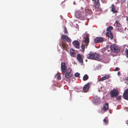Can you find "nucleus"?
<instances>
[{
  "mask_svg": "<svg viewBox=\"0 0 128 128\" xmlns=\"http://www.w3.org/2000/svg\"><path fill=\"white\" fill-rule=\"evenodd\" d=\"M64 34H66L67 33H68V31L66 30V28L65 26L64 27Z\"/></svg>",
  "mask_w": 128,
  "mask_h": 128,
  "instance_id": "25",
  "label": "nucleus"
},
{
  "mask_svg": "<svg viewBox=\"0 0 128 128\" xmlns=\"http://www.w3.org/2000/svg\"><path fill=\"white\" fill-rule=\"evenodd\" d=\"M67 66L64 62H61V69L62 74L64 75L67 71Z\"/></svg>",
  "mask_w": 128,
  "mask_h": 128,
  "instance_id": "4",
  "label": "nucleus"
},
{
  "mask_svg": "<svg viewBox=\"0 0 128 128\" xmlns=\"http://www.w3.org/2000/svg\"><path fill=\"white\" fill-rule=\"evenodd\" d=\"M70 55L74 57L75 56L74 51L72 48L70 50Z\"/></svg>",
  "mask_w": 128,
  "mask_h": 128,
  "instance_id": "18",
  "label": "nucleus"
},
{
  "mask_svg": "<svg viewBox=\"0 0 128 128\" xmlns=\"http://www.w3.org/2000/svg\"><path fill=\"white\" fill-rule=\"evenodd\" d=\"M92 1H94V5L95 8V11L98 12L101 10V8L99 7L100 4L99 2V0H92Z\"/></svg>",
  "mask_w": 128,
  "mask_h": 128,
  "instance_id": "5",
  "label": "nucleus"
},
{
  "mask_svg": "<svg viewBox=\"0 0 128 128\" xmlns=\"http://www.w3.org/2000/svg\"><path fill=\"white\" fill-rule=\"evenodd\" d=\"M86 12L89 14H91L92 12V11L91 10L88 9L86 10Z\"/></svg>",
  "mask_w": 128,
  "mask_h": 128,
  "instance_id": "27",
  "label": "nucleus"
},
{
  "mask_svg": "<svg viewBox=\"0 0 128 128\" xmlns=\"http://www.w3.org/2000/svg\"><path fill=\"white\" fill-rule=\"evenodd\" d=\"M113 29V27L111 26H109L106 29V31L108 32H111V31Z\"/></svg>",
  "mask_w": 128,
  "mask_h": 128,
  "instance_id": "21",
  "label": "nucleus"
},
{
  "mask_svg": "<svg viewBox=\"0 0 128 128\" xmlns=\"http://www.w3.org/2000/svg\"><path fill=\"white\" fill-rule=\"evenodd\" d=\"M61 38L64 41H66L68 42H70V38L67 36L63 34L61 36Z\"/></svg>",
  "mask_w": 128,
  "mask_h": 128,
  "instance_id": "9",
  "label": "nucleus"
},
{
  "mask_svg": "<svg viewBox=\"0 0 128 128\" xmlns=\"http://www.w3.org/2000/svg\"><path fill=\"white\" fill-rule=\"evenodd\" d=\"M93 102L96 104H99L100 102V98L97 96L94 97V98Z\"/></svg>",
  "mask_w": 128,
  "mask_h": 128,
  "instance_id": "11",
  "label": "nucleus"
},
{
  "mask_svg": "<svg viewBox=\"0 0 128 128\" xmlns=\"http://www.w3.org/2000/svg\"><path fill=\"white\" fill-rule=\"evenodd\" d=\"M111 8V11L113 12L114 13H116L117 12L116 9V7L114 4H112L111 6L110 7Z\"/></svg>",
  "mask_w": 128,
  "mask_h": 128,
  "instance_id": "15",
  "label": "nucleus"
},
{
  "mask_svg": "<svg viewBox=\"0 0 128 128\" xmlns=\"http://www.w3.org/2000/svg\"><path fill=\"white\" fill-rule=\"evenodd\" d=\"M103 121L105 124L106 125L108 124V119L104 118L103 120Z\"/></svg>",
  "mask_w": 128,
  "mask_h": 128,
  "instance_id": "23",
  "label": "nucleus"
},
{
  "mask_svg": "<svg viewBox=\"0 0 128 128\" xmlns=\"http://www.w3.org/2000/svg\"><path fill=\"white\" fill-rule=\"evenodd\" d=\"M74 46L77 48L79 49L80 48L79 42L77 40H74L73 42Z\"/></svg>",
  "mask_w": 128,
  "mask_h": 128,
  "instance_id": "13",
  "label": "nucleus"
},
{
  "mask_svg": "<svg viewBox=\"0 0 128 128\" xmlns=\"http://www.w3.org/2000/svg\"><path fill=\"white\" fill-rule=\"evenodd\" d=\"M88 78V77L87 74L85 75L83 77V80L84 81L87 80Z\"/></svg>",
  "mask_w": 128,
  "mask_h": 128,
  "instance_id": "22",
  "label": "nucleus"
},
{
  "mask_svg": "<svg viewBox=\"0 0 128 128\" xmlns=\"http://www.w3.org/2000/svg\"><path fill=\"white\" fill-rule=\"evenodd\" d=\"M106 79L104 78V76L102 77V78H101L100 80L101 81H103L104 80H106Z\"/></svg>",
  "mask_w": 128,
  "mask_h": 128,
  "instance_id": "30",
  "label": "nucleus"
},
{
  "mask_svg": "<svg viewBox=\"0 0 128 128\" xmlns=\"http://www.w3.org/2000/svg\"><path fill=\"white\" fill-rule=\"evenodd\" d=\"M123 96L124 99L128 100V88L126 89L124 91Z\"/></svg>",
  "mask_w": 128,
  "mask_h": 128,
  "instance_id": "12",
  "label": "nucleus"
},
{
  "mask_svg": "<svg viewBox=\"0 0 128 128\" xmlns=\"http://www.w3.org/2000/svg\"><path fill=\"white\" fill-rule=\"evenodd\" d=\"M92 83L91 82H88L84 85L83 88V90L84 92H87L88 90L90 88V86L92 85Z\"/></svg>",
  "mask_w": 128,
  "mask_h": 128,
  "instance_id": "7",
  "label": "nucleus"
},
{
  "mask_svg": "<svg viewBox=\"0 0 128 128\" xmlns=\"http://www.w3.org/2000/svg\"><path fill=\"white\" fill-rule=\"evenodd\" d=\"M110 49L111 51L114 52L118 53L120 51V48L116 44H112L110 46Z\"/></svg>",
  "mask_w": 128,
  "mask_h": 128,
  "instance_id": "3",
  "label": "nucleus"
},
{
  "mask_svg": "<svg viewBox=\"0 0 128 128\" xmlns=\"http://www.w3.org/2000/svg\"><path fill=\"white\" fill-rule=\"evenodd\" d=\"M124 52L126 54V57L128 58V50L127 48L125 49Z\"/></svg>",
  "mask_w": 128,
  "mask_h": 128,
  "instance_id": "24",
  "label": "nucleus"
},
{
  "mask_svg": "<svg viewBox=\"0 0 128 128\" xmlns=\"http://www.w3.org/2000/svg\"><path fill=\"white\" fill-rule=\"evenodd\" d=\"M77 59L80 62L83 63V58L80 54H77Z\"/></svg>",
  "mask_w": 128,
  "mask_h": 128,
  "instance_id": "14",
  "label": "nucleus"
},
{
  "mask_svg": "<svg viewBox=\"0 0 128 128\" xmlns=\"http://www.w3.org/2000/svg\"><path fill=\"white\" fill-rule=\"evenodd\" d=\"M84 42L86 44L89 42V38L88 35H86V38H85Z\"/></svg>",
  "mask_w": 128,
  "mask_h": 128,
  "instance_id": "20",
  "label": "nucleus"
},
{
  "mask_svg": "<svg viewBox=\"0 0 128 128\" xmlns=\"http://www.w3.org/2000/svg\"><path fill=\"white\" fill-rule=\"evenodd\" d=\"M72 70L70 68H68L66 71V72L65 74V78L64 80H67L69 79L71 77L72 75Z\"/></svg>",
  "mask_w": 128,
  "mask_h": 128,
  "instance_id": "2",
  "label": "nucleus"
},
{
  "mask_svg": "<svg viewBox=\"0 0 128 128\" xmlns=\"http://www.w3.org/2000/svg\"><path fill=\"white\" fill-rule=\"evenodd\" d=\"M106 80L107 79H108V78H110V76L109 75H105L104 76Z\"/></svg>",
  "mask_w": 128,
  "mask_h": 128,
  "instance_id": "29",
  "label": "nucleus"
},
{
  "mask_svg": "<svg viewBox=\"0 0 128 128\" xmlns=\"http://www.w3.org/2000/svg\"><path fill=\"white\" fill-rule=\"evenodd\" d=\"M122 3H125L126 2V0H120Z\"/></svg>",
  "mask_w": 128,
  "mask_h": 128,
  "instance_id": "33",
  "label": "nucleus"
},
{
  "mask_svg": "<svg viewBox=\"0 0 128 128\" xmlns=\"http://www.w3.org/2000/svg\"><path fill=\"white\" fill-rule=\"evenodd\" d=\"M80 75V74L78 72H76L74 74L75 76L76 77H79V78H80V77H79V76Z\"/></svg>",
  "mask_w": 128,
  "mask_h": 128,
  "instance_id": "28",
  "label": "nucleus"
},
{
  "mask_svg": "<svg viewBox=\"0 0 128 128\" xmlns=\"http://www.w3.org/2000/svg\"><path fill=\"white\" fill-rule=\"evenodd\" d=\"M121 96H118L116 97V100L118 101L120 100L121 99Z\"/></svg>",
  "mask_w": 128,
  "mask_h": 128,
  "instance_id": "26",
  "label": "nucleus"
},
{
  "mask_svg": "<svg viewBox=\"0 0 128 128\" xmlns=\"http://www.w3.org/2000/svg\"><path fill=\"white\" fill-rule=\"evenodd\" d=\"M57 75L58 76L57 78L59 80H60L61 79V77L60 75L59 74H58Z\"/></svg>",
  "mask_w": 128,
  "mask_h": 128,
  "instance_id": "31",
  "label": "nucleus"
},
{
  "mask_svg": "<svg viewBox=\"0 0 128 128\" xmlns=\"http://www.w3.org/2000/svg\"><path fill=\"white\" fill-rule=\"evenodd\" d=\"M107 36L109 38H110L111 40L112 39L113 36L111 32H106Z\"/></svg>",
  "mask_w": 128,
  "mask_h": 128,
  "instance_id": "16",
  "label": "nucleus"
},
{
  "mask_svg": "<svg viewBox=\"0 0 128 128\" xmlns=\"http://www.w3.org/2000/svg\"><path fill=\"white\" fill-rule=\"evenodd\" d=\"M104 39L102 37H96L94 39V42L96 43H101L104 41Z\"/></svg>",
  "mask_w": 128,
  "mask_h": 128,
  "instance_id": "8",
  "label": "nucleus"
},
{
  "mask_svg": "<svg viewBox=\"0 0 128 128\" xmlns=\"http://www.w3.org/2000/svg\"><path fill=\"white\" fill-rule=\"evenodd\" d=\"M87 58L88 59H93L96 60H100V56L99 54L96 53H94L90 52L87 55Z\"/></svg>",
  "mask_w": 128,
  "mask_h": 128,
  "instance_id": "1",
  "label": "nucleus"
},
{
  "mask_svg": "<svg viewBox=\"0 0 128 128\" xmlns=\"http://www.w3.org/2000/svg\"><path fill=\"white\" fill-rule=\"evenodd\" d=\"M119 0H117V1H118Z\"/></svg>",
  "mask_w": 128,
  "mask_h": 128,
  "instance_id": "35",
  "label": "nucleus"
},
{
  "mask_svg": "<svg viewBox=\"0 0 128 128\" xmlns=\"http://www.w3.org/2000/svg\"><path fill=\"white\" fill-rule=\"evenodd\" d=\"M120 72H118L117 73V74L118 75H120Z\"/></svg>",
  "mask_w": 128,
  "mask_h": 128,
  "instance_id": "34",
  "label": "nucleus"
},
{
  "mask_svg": "<svg viewBox=\"0 0 128 128\" xmlns=\"http://www.w3.org/2000/svg\"><path fill=\"white\" fill-rule=\"evenodd\" d=\"M120 69V68L118 67H116L114 70V71H118Z\"/></svg>",
  "mask_w": 128,
  "mask_h": 128,
  "instance_id": "32",
  "label": "nucleus"
},
{
  "mask_svg": "<svg viewBox=\"0 0 128 128\" xmlns=\"http://www.w3.org/2000/svg\"><path fill=\"white\" fill-rule=\"evenodd\" d=\"M108 109V103H106L103 106V110L104 112H106Z\"/></svg>",
  "mask_w": 128,
  "mask_h": 128,
  "instance_id": "17",
  "label": "nucleus"
},
{
  "mask_svg": "<svg viewBox=\"0 0 128 128\" xmlns=\"http://www.w3.org/2000/svg\"><path fill=\"white\" fill-rule=\"evenodd\" d=\"M115 23L116 24V29L117 31L120 32H122L123 30L122 28V25L117 20L116 21Z\"/></svg>",
  "mask_w": 128,
  "mask_h": 128,
  "instance_id": "6",
  "label": "nucleus"
},
{
  "mask_svg": "<svg viewBox=\"0 0 128 128\" xmlns=\"http://www.w3.org/2000/svg\"><path fill=\"white\" fill-rule=\"evenodd\" d=\"M110 94L111 97L112 98H113L117 96L118 94V93L116 90H114L111 91Z\"/></svg>",
  "mask_w": 128,
  "mask_h": 128,
  "instance_id": "10",
  "label": "nucleus"
},
{
  "mask_svg": "<svg viewBox=\"0 0 128 128\" xmlns=\"http://www.w3.org/2000/svg\"><path fill=\"white\" fill-rule=\"evenodd\" d=\"M85 44H84L82 43L81 46V49L80 50L82 52H84L85 50Z\"/></svg>",
  "mask_w": 128,
  "mask_h": 128,
  "instance_id": "19",
  "label": "nucleus"
}]
</instances>
